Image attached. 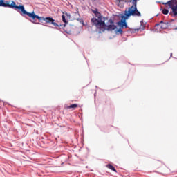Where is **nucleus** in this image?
Listing matches in <instances>:
<instances>
[{"mask_svg": "<svg viewBox=\"0 0 177 177\" xmlns=\"http://www.w3.org/2000/svg\"><path fill=\"white\" fill-rule=\"evenodd\" d=\"M0 6H2L3 8H10L11 9H15V10H17L18 9V10H21V15H26L33 20H35V19H37V20H44L46 24L51 23V24H53L55 27H59V24L55 22L53 18L39 17L35 15V12H28L24 9V6H17L15 1H4L3 0H0Z\"/></svg>", "mask_w": 177, "mask_h": 177, "instance_id": "obj_1", "label": "nucleus"}, {"mask_svg": "<svg viewBox=\"0 0 177 177\" xmlns=\"http://www.w3.org/2000/svg\"><path fill=\"white\" fill-rule=\"evenodd\" d=\"M138 0H133L132 1L133 6L129 7L128 11H125V16L126 17H130V16H135L137 17H140L142 14L139 10H138V8L136 7Z\"/></svg>", "mask_w": 177, "mask_h": 177, "instance_id": "obj_2", "label": "nucleus"}, {"mask_svg": "<svg viewBox=\"0 0 177 177\" xmlns=\"http://www.w3.org/2000/svg\"><path fill=\"white\" fill-rule=\"evenodd\" d=\"M162 5H168L169 8L171 9L172 12H170L171 16L176 17L177 16V0H170L166 3H162Z\"/></svg>", "mask_w": 177, "mask_h": 177, "instance_id": "obj_3", "label": "nucleus"}, {"mask_svg": "<svg viewBox=\"0 0 177 177\" xmlns=\"http://www.w3.org/2000/svg\"><path fill=\"white\" fill-rule=\"evenodd\" d=\"M91 23H92V26H95L96 27V28H97L98 30H100L101 31L103 29V27H104V21H102V20H99L97 19V18H92L91 19Z\"/></svg>", "mask_w": 177, "mask_h": 177, "instance_id": "obj_4", "label": "nucleus"}, {"mask_svg": "<svg viewBox=\"0 0 177 177\" xmlns=\"http://www.w3.org/2000/svg\"><path fill=\"white\" fill-rule=\"evenodd\" d=\"M109 25H106L104 22V26L102 27V31H113V30H117V26L114 24V21L113 19H109Z\"/></svg>", "mask_w": 177, "mask_h": 177, "instance_id": "obj_5", "label": "nucleus"}, {"mask_svg": "<svg viewBox=\"0 0 177 177\" xmlns=\"http://www.w3.org/2000/svg\"><path fill=\"white\" fill-rule=\"evenodd\" d=\"M156 26H160V28H162V30H166V28H168V27H169V22H164L161 21L160 24H157Z\"/></svg>", "mask_w": 177, "mask_h": 177, "instance_id": "obj_6", "label": "nucleus"}, {"mask_svg": "<svg viewBox=\"0 0 177 177\" xmlns=\"http://www.w3.org/2000/svg\"><path fill=\"white\" fill-rule=\"evenodd\" d=\"M118 26H120V28H124V27H125V28H128V25H127V21L124 19H122L120 20V21L118 22Z\"/></svg>", "mask_w": 177, "mask_h": 177, "instance_id": "obj_7", "label": "nucleus"}, {"mask_svg": "<svg viewBox=\"0 0 177 177\" xmlns=\"http://www.w3.org/2000/svg\"><path fill=\"white\" fill-rule=\"evenodd\" d=\"M78 107L77 104H73L66 107V109H73V110H75Z\"/></svg>", "mask_w": 177, "mask_h": 177, "instance_id": "obj_8", "label": "nucleus"}, {"mask_svg": "<svg viewBox=\"0 0 177 177\" xmlns=\"http://www.w3.org/2000/svg\"><path fill=\"white\" fill-rule=\"evenodd\" d=\"M106 167H107V168H109L111 171H113L114 172H117V170L115 169V168L113 165H111V164L107 165Z\"/></svg>", "mask_w": 177, "mask_h": 177, "instance_id": "obj_9", "label": "nucleus"}, {"mask_svg": "<svg viewBox=\"0 0 177 177\" xmlns=\"http://www.w3.org/2000/svg\"><path fill=\"white\" fill-rule=\"evenodd\" d=\"M62 21H63V22L65 23V24H64V27H66V25L67 23H68V22L67 21V20H66V16H65L64 15H63L62 16Z\"/></svg>", "mask_w": 177, "mask_h": 177, "instance_id": "obj_10", "label": "nucleus"}, {"mask_svg": "<svg viewBox=\"0 0 177 177\" xmlns=\"http://www.w3.org/2000/svg\"><path fill=\"white\" fill-rule=\"evenodd\" d=\"M93 12L94 14H95V15L97 16V17H99V16H100V13L99 12V11H97V9L93 10Z\"/></svg>", "mask_w": 177, "mask_h": 177, "instance_id": "obj_11", "label": "nucleus"}, {"mask_svg": "<svg viewBox=\"0 0 177 177\" xmlns=\"http://www.w3.org/2000/svg\"><path fill=\"white\" fill-rule=\"evenodd\" d=\"M162 13L163 15H168V13H169V11L168 10V9L164 8V9L162 10Z\"/></svg>", "mask_w": 177, "mask_h": 177, "instance_id": "obj_12", "label": "nucleus"}, {"mask_svg": "<svg viewBox=\"0 0 177 177\" xmlns=\"http://www.w3.org/2000/svg\"><path fill=\"white\" fill-rule=\"evenodd\" d=\"M117 32H118L119 34H122V28H120L118 30Z\"/></svg>", "mask_w": 177, "mask_h": 177, "instance_id": "obj_13", "label": "nucleus"}, {"mask_svg": "<svg viewBox=\"0 0 177 177\" xmlns=\"http://www.w3.org/2000/svg\"><path fill=\"white\" fill-rule=\"evenodd\" d=\"M132 1L133 2V0H120V2H132Z\"/></svg>", "mask_w": 177, "mask_h": 177, "instance_id": "obj_14", "label": "nucleus"}, {"mask_svg": "<svg viewBox=\"0 0 177 177\" xmlns=\"http://www.w3.org/2000/svg\"><path fill=\"white\" fill-rule=\"evenodd\" d=\"M118 1H119V2H121V0H118Z\"/></svg>", "mask_w": 177, "mask_h": 177, "instance_id": "obj_15", "label": "nucleus"}, {"mask_svg": "<svg viewBox=\"0 0 177 177\" xmlns=\"http://www.w3.org/2000/svg\"><path fill=\"white\" fill-rule=\"evenodd\" d=\"M66 15L68 16L67 13H66Z\"/></svg>", "mask_w": 177, "mask_h": 177, "instance_id": "obj_16", "label": "nucleus"}]
</instances>
